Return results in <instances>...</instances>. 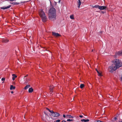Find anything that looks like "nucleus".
<instances>
[{"label":"nucleus","mask_w":122,"mask_h":122,"mask_svg":"<svg viewBox=\"0 0 122 122\" xmlns=\"http://www.w3.org/2000/svg\"><path fill=\"white\" fill-rule=\"evenodd\" d=\"M12 76H13L12 78V79L13 81H14L15 79V78H16L17 77V76H16V75L14 74H13Z\"/></svg>","instance_id":"obj_12"},{"label":"nucleus","mask_w":122,"mask_h":122,"mask_svg":"<svg viewBox=\"0 0 122 122\" xmlns=\"http://www.w3.org/2000/svg\"><path fill=\"white\" fill-rule=\"evenodd\" d=\"M113 64L111 65L108 68L109 72L112 73L122 66V63L119 59H116L113 61Z\"/></svg>","instance_id":"obj_1"},{"label":"nucleus","mask_w":122,"mask_h":122,"mask_svg":"<svg viewBox=\"0 0 122 122\" xmlns=\"http://www.w3.org/2000/svg\"><path fill=\"white\" fill-rule=\"evenodd\" d=\"M5 80V78H2L1 79V80L2 81H4Z\"/></svg>","instance_id":"obj_28"},{"label":"nucleus","mask_w":122,"mask_h":122,"mask_svg":"<svg viewBox=\"0 0 122 122\" xmlns=\"http://www.w3.org/2000/svg\"><path fill=\"white\" fill-rule=\"evenodd\" d=\"M89 121V120L88 119H82L81 120V122H88Z\"/></svg>","instance_id":"obj_15"},{"label":"nucleus","mask_w":122,"mask_h":122,"mask_svg":"<svg viewBox=\"0 0 122 122\" xmlns=\"http://www.w3.org/2000/svg\"><path fill=\"white\" fill-rule=\"evenodd\" d=\"M67 121H73V119H67Z\"/></svg>","instance_id":"obj_25"},{"label":"nucleus","mask_w":122,"mask_h":122,"mask_svg":"<svg viewBox=\"0 0 122 122\" xmlns=\"http://www.w3.org/2000/svg\"><path fill=\"white\" fill-rule=\"evenodd\" d=\"M12 3L14 5H15L16 4V3L15 2H13Z\"/></svg>","instance_id":"obj_32"},{"label":"nucleus","mask_w":122,"mask_h":122,"mask_svg":"<svg viewBox=\"0 0 122 122\" xmlns=\"http://www.w3.org/2000/svg\"><path fill=\"white\" fill-rule=\"evenodd\" d=\"M100 33H102V31H100Z\"/></svg>","instance_id":"obj_36"},{"label":"nucleus","mask_w":122,"mask_h":122,"mask_svg":"<svg viewBox=\"0 0 122 122\" xmlns=\"http://www.w3.org/2000/svg\"><path fill=\"white\" fill-rule=\"evenodd\" d=\"M93 49L92 50V52H93Z\"/></svg>","instance_id":"obj_39"},{"label":"nucleus","mask_w":122,"mask_h":122,"mask_svg":"<svg viewBox=\"0 0 122 122\" xmlns=\"http://www.w3.org/2000/svg\"><path fill=\"white\" fill-rule=\"evenodd\" d=\"M33 91V89L32 87L29 88L28 90V92L29 93H31Z\"/></svg>","instance_id":"obj_10"},{"label":"nucleus","mask_w":122,"mask_h":122,"mask_svg":"<svg viewBox=\"0 0 122 122\" xmlns=\"http://www.w3.org/2000/svg\"><path fill=\"white\" fill-rule=\"evenodd\" d=\"M61 2V0H59L58 1V3H60Z\"/></svg>","instance_id":"obj_33"},{"label":"nucleus","mask_w":122,"mask_h":122,"mask_svg":"<svg viewBox=\"0 0 122 122\" xmlns=\"http://www.w3.org/2000/svg\"><path fill=\"white\" fill-rule=\"evenodd\" d=\"M28 76V75H27L26 76V77Z\"/></svg>","instance_id":"obj_41"},{"label":"nucleus","mask_w":122,"mask_h":122,"mask_svg":"<svg viewBox=\"0 0 122 122\" xmlns=\"http://www.w3.org/2000/svg\"><path fill=\"white\" fill-rule=\"evenodd\" d=\"M77 3L78 5V7L79 8L80 7V6L81 4V2L80 0H78L77 1Z\"/></svg>","instance_id":"obj_14"},{"label":"nucleus","mask_w":122,"mask_h":122,"mask_svg":"<svg viewBox=\"0 0 122 122\" xmlns=\"http://www.w3.org/2000/svg\"><path fill=\"white\" fill-rule=\"evenodd\" d=\"M84 86V85L83 84H80V87L81 89Z\"/></svg>","instance_id":"obj_20"},{"label":"nucleus","mask_w":122,"mask_h":122,"mask_svg":"<svg viewBox=\"0 0 122 122\" xmlns=\"http://www.w3.org/2000/svg\"><path fill=\"white\" fill-rule=\"evenodd\" d=\"M44 113L46 115H48L47 114V113H46V112H44Z\"/></svg>","instance_id":"obj_34"},{"label":"nucleus","mask_w":122,"mask_h":122,"mask_svg":"<svg viewBox=\"0 0 122 122\" xmlns=\"http://www.w3.org/2000/svg\"><path fill=\"white\" fill-rule=\"evenodd\" d=\"M15 88V87L12 85H11L10 86V89L11 90L14 89Z\"/></svg>","instance_id":"obj_16"},{"label":"nucleus","mask_w":122,"mask_h":122,"mask_svg":"<svg viewBox=\"0 0 122 122\" xmlns=\"http://www.w3.org/2000/svg\"><path fill=\"white\" fill-rule=\"evenodd\" d=\"M116 56H121L122 55V50L118 52H117L116 53Z\"/></svg>","instance_id":"obj_7"},{"label":"nucleus","mask_w":122,"mask_h":122,"mask_svg":"<svg viewBox=\"0 0 122 122\" xmlns=\"http://www.w3.org/2000/svg\"><path fill=\"white\" fill-rule=\"evenodd\" d=\"M54 88V87L53 86H50V92H51L52 91V89Z\"/></svg>","instance_id":"obj_17"},{"label":"nucleus","mask_w":122,"mask_h":122,"mask_svg":"<svg viewBox=\"0 0 122 122\" xmlns=\"http://www.w3.org/2000/svg\"><path fill=\"white\" fill-rule=\"evenodd\" d=\"M30 86V85L29 84L27 85L24 88V89L26 90Z\"/></svg>","instance_id":"obj_9"},{"label":"nucleus","mask_w":122,"mask_h":122,"mask_svg":"<svg viewBox=\"0 0 122 122\" xmlns=\"http://www.w3.org/2000/svg\"><path fill=\"white\" fill-rule=\"evenodd\" d=\"M96 70L97 71L98 74V75L99 76H101V74L100 72L99 71H98V70L97 69H96Z\"/></svg>","instance_id":"obj_19"},{"label":"nucleus","mask_w":122,"mask_h":122,"mask_svg":"<svg viewBox=\"0 0 122 122\" xmlns=\"http://www.w3.org/2000/svg\"><path fill=\"white\" fill-rule=\"evenodd\" d=\"M70 18L71 19H74V18L73 15H71L70 16Z\"/></svg>","instance_id":"obj_23"},{"label":"nucleus","mask_w":122,"mask_h":122,"mask_svg":"<svg viewBox=\"0 0 122 122\" xmlns=\"http://www.w3.org/2000/svg\"><path fill=\"white\" fill-rule=\"evenodd\" d=\"M24 80L25 81H26V80H27V78H26V76H24Z\"/></svg>","instance_id":"obj_22"},{"label":"nucleus","mask_w":122,"mask_h":122,"mask_svg":"<svg viewBox=\"0 0 122 122\" xmlns=\"http://www.w3.org/2000/svg\"><path fill=\"white\" fill-rule=\"evenodd\" d=\"M61 122H63V121H62Z\"/></svg>","instance_id":"obj_42"},{"label":"nucleus","mask_w":122,"mask_h":122,"mask_svg":"<svg viewBox=\"0 0 122 122\" xmlns=\"http://www.w3.org/2000/svg\"><path fill=\"white\" fill-rule=\"evenodd\" d=\"M28 80H26V81H25V82H24V83L25 84H26L27 83H28Z\"/></svg>","instance_id":"obj_24"},{"label":"nucleus","mask_w":122,"mask_h":122,"mask_svg":"<svg viewBox=\"0 0 122 122\" xmlns=\"http://www.w3.org/2000/svg\"><path fill=\"white\" fill-rule=\"evenodd\" d=\"M49 17L51 20L54 21L56 19V10L54 8H51L48 13Z\"/></svg>","instance_id":"obj_2"},{"label":"nucleus","mask_w":122,"mask_h":122,"mask_svg":"<svg viewBox=\"0 0 122 122\" xmlns=\"http://www.w3.org/2000/svg\"><path fill=\"white\" fill-rule=\"evenodd\" d=\"M99 6H100L99 5H96L95 6H92V7L93 8H98L99 9Z\"/></svg>","instance_id":"obj_18"},{"label":"nucleus","mask_w":122,"mask_h":122,"mask_svg":"<svg viewBox=\"0 0 122 122\" xmlns=\"http://www.w3.org/2000/svg\"><path fill=\"white\" fill-rule=\"evenodd\" d=\"M114 119L115 121H117V118L116 117H115L114 118Z\"/></svg>","instance_id":"obj_27"},{"label":"nucleus","mask_w":122,"mask_h":122,"mask_svg":"<svg viewBox=\"0 0 122 122\" xmlns=\"http://www.w3.org/2000/svg\"><path fill=\"white\" fill-rule=\"evenodd\" d=\"M3 42L6 43L9 41V40L6 39H3L2 41Z\"/></svg>","instance_id":"obj_11"},{"label":"nucleus","mask_w":122,"mask_h":122,"mask_svg":"<svg viewBox=\"0 0 122 122\" xmlns=\"http://www.w3.org/2000/svg\"><path fill=\"white\" fill-rule=\"evenodd\" d=\"M10 7V5H9L8 6L6 7L5 6L1 7V9L3 10H5L9 8Z\"/></svg>","instance_id":"obj_8"},{"label":"nucleus","mask_w":122,"mask_h":122,"mask_svg":"<svg viewBox=\"0 0 122 122\" xmlns=\"http://www.w3.org/2000/svg\"><path fill=\"white\" fill-rule=\"evenodd\" d=\"M10 1H15L16 0H9Z\"/></svg>","instance_id":"obj_30"},{"label":"nucleus","mask_w":122,"mask_h":122,"mask_svg":"<svg viewBox=\"0 0 122 122\" xmlns=\"http://www.w3.org/2000/svg\"><path fill=\"white\" fill-rule=\"evenodd\" d=\"M79 117H83V116L82 115H80L79 116Z\"/></svg>","instance_id":"obj_31"},{"label":"nucleus","mask_w":122,"mask_h":122,"mask_svg":"<svg viewBox=\"0 0 122 122\" xmlns=\"http://www.w3.org/2000/svg\"><path fill=\"white\" fill-rule=\"evenodd\" d=\"M27 80L28 81L30 80V79H27Z\"/></svg>","instance_id":"obj_40"},{"label":"nucleus","mask_w":122,"mask_h":122,"mask_svg":"<svg viewBox=\"0 0 122 122\" xmlns=\"http://www.w3.org/2000/svg\"><path fill=\"white\" fill-rule=\"evenodd\" d=\"M102 13H103L104 14V12L103 11H102Z\"/></svg>","instance_id":"obj_37"},{"label":"nucleus","mask_w":122,"mask_h":122,"mask_svg":"<svg viewBox=\"0 0 122 122\" xmlns=\"http://www.w3.org/2000/svg\"><path fill=\"white\" fill-rule=\"evenodd\" d=\"M66 117L67 118H73V117L71 116V115H66Z\"/></svg>","instance_id":"obj_13"},{"label":"nucleus","mask_w":122,"mask_h":122,"mask_svg":"<svg viewBox=\"0 0 122 122\" xmlns=\"http://www.w3.org/2000/svg\"><path fill=\"white\" fill-rule=\"evenodd\" d=\"M51 115L53 117H59L60 115V114L57 112H54L53 111V112H51Z\"/></svg>","instance_id":"obj_4"},{"label":"nucleus","mask_w":122,"mask_h":122,"mask_svg":"<svg viewBox=\"0 0 122 122\" xmlns=\"http://www.w3.org/2000/svg\"><path fill=\"white\" fill-rule=\"evenodd\" d=\"M46 109L47 110H48L51 113L52 112H53V110H50L48 108H46Z\"/></svg>","instance_id":"obj_21"},{"label":"nucleus","mask_w":122,"mask_h":122,"mask_svg":"<svg viewBox=\"0 0 122 122\" xmlns=\"http://www.w3.org/2000/svg\"><path fill=\"white\" fill-rule=\"evenodd\" d=\"M63 117L64 118H65L66 117V116L65 114L63 115Z\"/></svg>","instance_id":"obj_29"},{"label":"nucleus","mask_w":122,"mask_h":122,"mask_svg":"<svg viewBox=\"0 0 122 122\" xmlns=\"http://www.w3.org/2000/svg\"><path fill=\"white\" fill-rule=\"evenodd\" d=\"M39 14L43 21V22H45L47 20V18L45 15V13L42 9H40V10Z\"/></svg>","instance_id":"obj_3"},{"label":"nucleus","mask_w":122,"mask_h":122,"mask_svg":"<svg viewBox=\"0 0 122 122\" xmlns=\"http://www.w3.org/2000/svg\"><path fill=\"white\" fill-rule=\"evenodd\" d=\"M52 34L54 36L58 37L61 36V35L58 33H56L54 32H52Z\"/></svg>","instance_id":"obj_5"},{"label":"nucleus","mask_w":122,"mask_h":122,"mask_svg":"<svg viewBox=\"0 0 122 122\" xmlns=\"http://www.w3.org/2000/svg\"><path fill=\"white\" fill-rule=\"evenodd\" d=\"M107 7L106 6H100L99 8V9L101 10L106 9H107Z\"/></svg>","instance_id":"obj_6"},{"label":"nucleus","mask_w":122,"mask_h":122,"mask_svg":"<svg viewBox=\"0 0 122 122\" xmlns=\"http://www.w3.org/2000/svg\"><path fill=\"white\" fill-rule=\"evenodd\" d=\"M60 120H58L56 121V122H60Z\"/></svg>","instance_id":"obj_26"},{"label":"nucleus","mask_w":122,"mask_h":122,"mask_svg":"<svg viewBox=\"0 0 122 122\" xmlns=\"http://www.w3.org/2000/svg\"><path fill=\"white\" fill-rule=\"evenodd\" d=\"M63 121H64V122H66V121H65V120H63Z\"/></svg>","instance_id":"obj_38"},{"label":"nucleus","mask_w":122,"mask_h":122,"mask_svg":"<svg viewBox=\"0 0 122 122\" xmlns=\"http://www.w3.org/2000/svg\"><path fill=\"white\" fill-rule=\"evenodd\" d=\"M14 93V92L13 91H12L11 92V93L12 94L13 93Z\"/></svg>","instance_id":"obj_35"}]
</instances>
